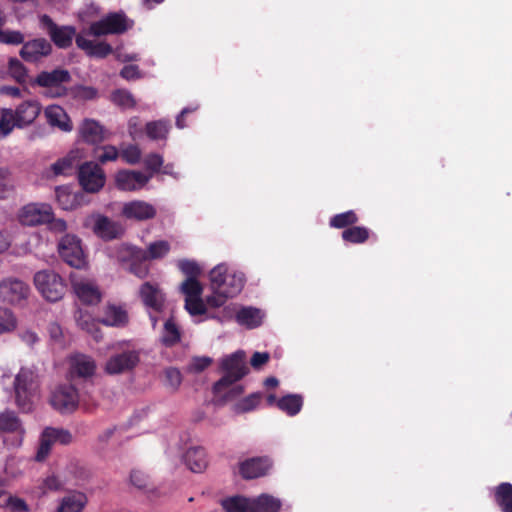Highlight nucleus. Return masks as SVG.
<instances>
[{"mask_svg": "<svg viewBox=\"0 0 512 512\" xmlns=\"http://www.w3.org/2000/svg\"><path fill=\"white\" fill-rule=\"evenodd\" d=\"M121 157L128 164H136L141 159V150L136 145H129L122 150Z\"/></svg>", "mask_w": 512, "mask_h": 512, "instance_id": "52", "label": "nucleus"}, {"mask_svg": "<svg viewBox=\"0 0 512 512\" xmlns=\"http://www.w3.org/2000/svg\"><path fill=\"white\" fill-rule=\"evenodd\" d=\"M87 32H82L76 36V44L79 48L86 51L91 56L103 58L112 52V47L106 42H95L87 39Z\"/></svg>", "mask_w": 512, "mask_h": 512, "instance_id": "28", "label": "nucleus"}, {"mask_svg": "<svg viewBox=\"0 0 512 512\" xmlns=\"http://www.w3.org/2000/svg\"><path fill=\"white\" fill-rule=\"evenodd\" d=\"M13 394L16 406L22 412H31L38 395V375L31 367L23 366L13 380Z\"/></svg>", "mask_w": 512, "mask_h": 512, "instance_id": "3", "label": "nucleus"}, {"mask_svg": "<svg viewBox=\"0 0 512 512\" xmlns=\"http://www.w3.org/2000/svg\"><path fill=\"white\" fill-rule=\"evenodd\" d=\"M181 291L185 295V309L192 315H202L206 312L207 302L203 301V287L197 279L187 278L181 284Z\"/></svg>", "mask_w": 512, "mask_h": 512, "instance_id": "12", "label": "nucleus"}, {"mask_svg": "<svg viewBox=\"0 0 512 512\" xmlns=\"http://www.w3.org/2000/svg\"><path fill=\"white\" fill-rule=\"evenodd\" d=\"M50 403L61 413L72 412L79 403L78 391L72 385H60L52 392Z\"/></svg>", "mask_w": 512, "mask_h": 512, "instance_id": "15", "label": "nucleus"}, {"mask_svg": "<svg viewBox=\"0 0 512 512\" xmlns=\"http://www.w3.org/2000/svg\"><path fill=\"white\" fill-rule=\"evenodd\" d=\"M265 318V313L255 307H241L235 311V319L237 323L248 329L260 326Z\"/></svg>", "mask_w": 512, "mask_h": 512, "instance_id": "27", "label": "nucleus"}, {"mask_svg": "<svg viewBox=\"0 0 512 512\" xmlns=\"http://www.w3.org/2000/svg\"><path fill=\"white\" fill-rule=\"evenodd\" d=\"M76 97L82 100H92L97 97V91L92 87H79L76 91Z\"/></svg>", "mask_w": 512, "mask_h": 512, "instance_id": "63", "label": "nucleus"}, {"mask_svg": "<svg viewBox=\"0 0 512 512\" xmlns=\"http://www.w3.org/2000/svg\"><path fill=\"white\" fill-rule=\"evenodd\" d=\"M24 41V36L19 31L1 30L0 42L5 44H20Z\"/></svg>", "mask_w": 512, "mask_h": 512, "instance_id": "53", "label": "nucleus"}, {"mask_svg": "<svg viewBox=\"0 0 512 512\" xmlns=\"http://www.w3.org/2000/svg\"><path fill=\"white\" fill-rule=\"evenodd\" d=\"M185 462L191 471L200 473L207 467L206 453L202 448H189L185 454Z\"/></svg>", "mask_w": 512, "mask_h": 512, "instance_id": "33", "label": "nucleus"}, {"mask_svg": "<svg viewBox=\"0 0 512 512\" xmlns=\"http://www.w3.org/2000/svg\"><path fill=\"white\" fill-rule=\"evenodd\" d=\"M302 404V397L297 394L286 395L277 401L278 408L290 416L298 414Z\"/></svg>", "mask_w": 512, "mask_h": 512, "instance_id": "39", "label": "nucleus"}, {"mask_svg": "<svg viewBox=\"0 0 512 512\" xmlns=\"http://www.w3.org/2000/svg\"><path fill=\"white\" fill-rule=\"evenodd\" d=\"M70 81V74L67 70L56 69L51 72H41L35 83L45 88L44 94L48 97H61L67 92L65 83Z\"/></svg>", "mask_w": 512, "mask_h": 512, "instance_id": "10", "label": "nucleus"}, {"mask_svg": "<svg viewBox=\"0 0 512 512\" xmlns=\"http://www.w3.org/2000/svg\"><path fill=\"white\" fill-rule=\"evenodd\" d=\"M163 164V158L160 154H150L145 159V165L148 169L158 171Z\"/></svg>", "mask_w": 512, "mask_h": 512, "instance_id": "60", "label": "nucleus"}, {"mask_svg": "<svg viewBox=\"0 0 512 512\" xmlns=\"http://www.w3.org/2000/svg\"><path fill=\"white\" fill-rule=\"evenodd\" d=\"M143 130L141 121L138 117H132L128 121V133L133 140H137L143 136Z\"/></svg>", "mask_w": 512, "mask_h": 512, "instance_id": "56", "label": "nucleus"}, {"mask_svg": "<svg viewBox=\"0 0 512 512\" xmlns=\"http://www.w3.org/2000/svg\"><path fill=\"white\" fill-rule=\"evenodd\" d=\"M151 177V174L146 175L140 171L121 170L115 176V183L120 190L135 191L143 188Z\"/></svg>", "mask_w": 512, "mask_h": 512, "instance_id": "17", "label": "nucleus"}, {"mask_svg": "<svg viewBox=\"0 0 512 512\" xmlns=\"http://www.w3.org/2000/svg\"><path fill=\"white\" fill-rule=\"evenodd\" d=\"M71 283L76 296L83 303L93 305L100 302L102 295L93 281L71 276Z\"/></svg>", "mask_w": 512, "mask_h": 512, "instance_id": "18", "label": "nucleus"}, {"mask_svg": "<svg viewBox=\"0 0 512 512\" xmlns=\"http://www.w3.org/2000/svg\"><path fill=\"white\" fill-rule=\"evenodd\" d=\"M100 321L106 326L120 327L128 322V314L122 306L108 304L103 310Z\"/></svg>", "mask_w": 512, "mask_h": 512, "instance_id": "29", "label": "nucleus"}, {"mask_svg": "<svg viewBox=\"0 0 512 512\" xmlns=\"http://www.w3.org/2000/svg\"><path fill=\"white\" fill-rule=\"evenodd\" d=\"M213 294L206 298L207 305L221 307L228 298L237 296L243 289L245 276L225 263L218 264L209 273Z\"/></svg>", "mask_w": 512, "mask_h": 512, "instance_id": "1", "label": "nucleus"}, {"mask_svg": "<svg viewBox=\"0 0 512 512\" xmlns=\"http://www.w3.org/2000/svg\"><path fill=\"white\" fill-rule=\"evenodd\" d=\"M358 221L356 214L353 211H347L341 214L335 215L330 220V225L335 228H344L348 225H352Z\"/></svg>", "mask_w": 512, "mask_h": 512, "instance_id": "47", "label": "nucleus"}, {"mask_svg": "<svg viewBox=\"0 0 512 512\" xmlns=\"http://www.w3.org/2000/svg\"><path fill=\"white\" fill-rule=\"evenodd\" d=\"M139 353L135 350H126L110 356L104 364V371L108 375H119L130 372L139 363Z\"/></svg>", "mask_w": 512, "mask_h": 512, "instance_id": "13", "label": "nucleus"}, {"mask_svg": "<svg viewBox=\"0 0 512 512\" xmlns=\"http://www.w3.org/2000/svg\"><path fill=\"white\" fill-rule=\"evenodd\" d=\"M78 178L80 185L89 193L100 191L106 179L103 170L93 162H86L80 166Z\"/></svg>", "mask_w": 512, "mask_h": 512, "instance_id": "14", "label": "nucleus"}, {"mask_svg": "<svg viewBox=\"0 0 512 512\" xmlns=\"http://www.w3.org/2000/svg\"><path fill=\"white\" fill-rule=\"evenodd\" d=\"M47 122L61 131L70 132L73 129L72 122L65 110L58 105H49L45 108Z\"/></svg>", "mask_w": 512, "mask_h": 512, "instance_id": "26", "label": "nucleus"}, {"mask_svg": "<svg viewBox=\"0 0 512 512\" xmlns=\"http://www.w3.org/2000/svg\"><path fill=\"white\" fill-rule=\"evenodd\" d=\"M270 358L267 352H255L251 358V365L255 369L261 368Z\"/></svg>", "mask_w": 512, "mask_h": 512, "instance_id": "62", "label": "nucleus"}, {"mask_svg": "<svg viewBox=\"0 0 512 512\" xmlns=\"http://www.w3.org/2000/svg\"><path fill=\"white\" fill-rule=\"evenodd\" d=\"M270 468V462L266 458H253L240 465V473L246 479H253L264 475Z\"/></svg>", "mask_w": 512, "mask_h": 512, "instance_id": "31", "label": "nucleus"}, {"mask_svg": "<svg viewBox=\"0 0 512 512\" xmlns=\"http://www.w3.org/2000/svg\"><path fill=\"white\" fill-rule=\"evenodd\" d=\"M40 112L41 104L33 99L23 101L14 110L0 109V134L6 137L15 127L25 128L32 125Z\"/></svg>", "mask_w": 512, "mask_h": 512, "instance_id": "2", "label": "nucleus"}, {"mask_svg": "<svg viewBox=\"0 0 512 512\" xmlns=\"http://www.w3.org/2000/svg\"><path fill=\"white\" fill-rule=\"evenodd\" d=\"M96 362L85 354H75L69 358V375L71 377L88 378L96 371Z\"/></svg>", "mask_w": 512, "mask_h": 512, "instance_id": "21", "label": "nucleus"}, {"mask_svg": "<svg viewBox=\"0 0 512 512\" xmlns=\"http://www.w3.org/2000/svg\"><path fill=\"white\" fill-rule=\"evenodd\" d=\"M139 295L146 307L155 311H161L165 298L157 284L145 282L140 287Z\"/></svg>", "mask_w": 512, "mask_h": 512, "instance_id": "23", "label": "nucleus"}, {"mask_svg": "<svg viewBox=\"0 0 512 512\" xmlns=\"http://www.w3.org/2000/svg\"><path fill=\"white\" fill-rule=\"evenodd\" d=\"M34 283L41 295L51 302L60 300L65 293L66 286L62 278L54 271L37 272L34 276Z\"/></svg>", "mask_w": 512, "mask_h": 512, "instance_id": "9", "label": "nucleus"}, {"mask_svg": "<svg viewBox=\"0 0 512 512\" xmlns=\"http://www.w3.org/2000/svg\"><path fill=\"white\" fill-rule=\"evenodd\" d=\"M163 381L168 389L175 392L182 383V375L178 369L170 367L164 370Z\"/></svg>", "mask_w": 512, "mask_h": 512, "instance_id": "46", "label": "nucleus"}, {"mask_svg": "<svg viewBox=\"0 0 512 512\" xmlns=\"http://www.w3.org/2000/svg\"><path fill=\"white\" fill-rule=\"evenodd\" d=\"M17 317L6 307H0V335L13 332L17 328Z\"/></svg>", "mask_w": 512, "mask_h": 512, "instance_id": "41", "label": "nucleus"}, {"mask_svg": "<svg viewBox=\"0 0 512 512\" xmlns=\"http://www.w3.org/2000/svg\"><path fill=\"white\" fill-rule=\"evenodd\" d=\"M280 507V500L268 494L251 499V512H278Z\"/></svg>", "mask_w": 512, "mask_h": 512, "instance_id": "34", "label": "nucleus"}, {"mask_svg": "<svg viewBox=\"0 0 512 512\" xmlns=\"http://www.w3.org/2000/svg\"><path fill=\"white\" fill-rule=\"evenodd\" d=\"M122 215L127 219L145 221L155 217L156 209L148 202L134 200L124 203L122 207Z\"/></svg>", "mask_w": 512, "mask_h": 512, "instance_id": "19", "label": "nucleus"}, {"mask_svg": "<svg viewBox=\"0 0 512 512\" xmlns=\"http://www.w3.org/2000/svg\"><path fill=\"white\" fill-rule=\"evenodd\" d=\"M88 503L86 494L73 491L65 495L57 508V512H82Z\"/></svg>", "mask_w": 512, "mask_h": 512, "instance_id": "30", "label": "nucleus"}, {"mask_svg": "<svg viewBox=\"0 0 512 512\" xmlns=\"http://www.w3.org/2000/svg\"><path fill=\"white\" fill-rule=\"evenodd\" d=\"M178 267L185 275H187V278L197 279V276L201 273L200 267L194 261L181 260L178 263Z\"/></svg>", "mask_w": 512, "mask_h": 512, "instance_id": "51", "label": "nucleus"}, {"mask_svg": "<svg viewBox=\"0 0 512 512\" xmlns=\"http://www.w3.org/2000/svg\"><path fill=\"white\" fill-rule=\"evenodd\" d=\"M8 70L11 76L18 82L25 81L26 69L17 58H11L9 60Z\"/></svg>", "mask_w": 512, "mask_h": 512, "instance_id": "50", "label": "nucleus"}, {"mask_svg": "<svg viewBox=\"0 0 512 512\" xmlns=\"http://www.w3.org/2000/svg\"><path fill=\"white\" fill-rule=\"evenodd\" d=\"M120 75L126 80H135L141 78V73L137 65H127L125 66Z\"/></svg>", "mask_w": 512, "mask_h": 512, "instance_id": "61", "label": "nucleus"}, {"mask_svg": "<svg viewBox=\"0 0 512 512\" xmlns=\"http://www.w3.org/2000/svg\"><path fill=\"white\" fill-rule=\"evenodd\" d=\"M169 250V243L163 240L151 243L147 250H143L128 244H122L118 247L117 257L121 261H148L164 257L169 252Z\"/></svg>", "mask_w": 512, "mask_h": 512, "instance_id": "6", "label": "nucleus"}, {"mask_svg": "<svg viewBox=\"0 0 512 512\" xmlns=\"http://www.w3.org/2000/svg\"><path fill=\"white\" fill-rule=\"evenodd\" d=\"M369 237V231L365 227L354 226L343 231L342 238L351 243H363Z\"/></svg>", "mask_w": 512, "mask_h": 512, "instance_id": "43", "label": "nucleus"}, {"mask_svg": "<svg viewBox=\"0 0 512 512\" xmlns=\"http://www.w3.org/2000/svg\"><path fill=\"white\" fill-rule=\"evenodd\" d=\"M51 44L43 38L26 42L21 50L20 56L27 62H37L51 53Z\"/></svg>", "mask_w": 512, "mask_h": 512, "instance_id": "20", "label": "nucleus"}, {"mask_svg": "<svg viewBox=\"0 0 512 512\" xmlns=\"http://www.w3.org/2000/svg\"><path fill=\"white\" fill-rule=\"evenodd\" d=\"M52 444L49 441H46L45 437L41 435L40 445L38 447L35 459L37 461H43L49 455L51 451Z\"/></svg>", "mask_w": 512, "mask_h": 512, "instance_id": "58", "label": "nucleus"}, {"mask_svg": "<svg viewBox=\"0 0 512 512\" xmlns=\"http://www.w3.org/2000/svg\"><path fill=\"white\" fill-rule=\"evenodd\" d=\"M29 286L23 281L7 278L0 281V300L2 302L18 305L27 299Z\"/></svg>", "mask_w": 512, "mask_h": 512, "instance_id": "16", "label": "nucleus"}, {"mask_svg": "<svg viewBox=\"0 0 512 512\" xmlns=\"http://www.w3.org/2000/svg\"><path fill=\"white\" fill-rule=\"evenodd\" d=\"M244 389L243 386L240 384L233 383L232 385L228 386L224 391L221 393H215L218 397L223 399L224 401H229L234 399L235 397L241 395L243 393Z\"/></svg>", "mask_w": 512, "mask_h": 512, "instance_id": "55", "label": "nucleus"}, {"mask_svg": "<svg viewBox=\"0 0 512 512\" xmlns=\"http://www.w3.org/2000/svg\"><path fill=\"white\" fill-rule=\"evenodd\" d=\"M83 153L79 149L71 150L65 157L57 160L50 167L54 176L68 175L72 172L74 165L82 158Z\"/></svg>", "mask_w": 512, "mask_h": 512, "instance_id": "32", "label": "nucleus"}, {"mask_svg": "<svg viewBox=\"0 0 512 512\" xmlns=\"http://www.w3.org/2000/svg\"><path fill=\"white\" fill-rule=\"evenodd\" d=\"M180 340V331L174 321L169 319L165 322L162 341L165 345L171 346Z\"/></svg>", "mask_w": 512, "mask_h": 512, "instance_id": "45", "label": "nucleus"}, {"mask_svg": "<svg viewBox=\"0 0 512 512\" xmlns=\"http://www.w3.org/2000/svg\"><path fill=\"white\" fill-rule=\"evenodd\" d=\"M495 501L502 512H512V485L504 482L495 490Z\"/></svg>", "mask_w": 512, "mask_h": 512, "instance_id": "36", "label": "nucleus"}, {"mask_svg": "<svg viewBox=\"0 0 512 512\" xmlns=\"http://www.w3.org/2000/svg\"><path fill=\"white\" fill-rule=\"evenodd\" d=\"M112 102L121 107L122 109H132L136 105V100L134 99L133 95L123 89L116 90L111 95Z\"/></svg>", "mask_w": 512, "mask_h": 512, "instance_id": "42", "label": "nucleus"}, {"mask_svg": "<svg viewBox=\"0 0 512 512\" xmlns=\"http://www.w3.org/2000/svg\"><path fill=\"white\" fill-rule=\"evenodd\" d=\"M61 480L56 477L55 475H50L43 481V490L44 492L47 491H56L59 490L62 487Z\"/></svg>", "mask_w": 512, "mask_h": 512, "instance_id": "59", "label": "nucleus"}, {"mask_svg": "<svg viewBox=\"0 0 512 512\" xmlns=\"http://www.w3.org/2000/svg\"><path fill=\"white\" fill-rule=\"evenodd\" d=\"M225 512H251V499L242 496H233L221 500Z\"/></svg>", "mask_w": 512, "mask_h": 512, "instance_id": "38", "label": "nucleus"}, {"mask_svg": "<svg viewBox=\"0 0 512 512\" xmlns=\"http://www.w3.org/2000/svg\"><path fill=\"white\" fill-rule=\"evenodd\" d=\"M75 33V29L70 26H56L52 31H49L51 39L60 48L68 47L72 43Z\"/></svg>", "mask_w": 512, "mask_h": 512, "instance_id": "37", "label": "nucleus"}, {"mask_svg": "<svg viewBox=\"0 0 512 512\" xmlns=\"http://www.w3.org/2000/svg\"><path fill=\"white\" fill-rule=\"evenodd\" d=\"M261 398L262 396L260 393H253L238 401L234 405V411L237 413L249 412L259 405Z\"/></svg>", "mask_w": 512, "mask_h": 512, "instance_id": "44", "label": "nucleus"}, {"mask_svg": "<svg viewBox=\"0 0 512 512\" xmlns=\"http://www.w3.org/2000/svg\"><path fill=\"white\" fill-rule=\"evenodd\" d=\"M83 227L91 230L98 238L104 241L117 239L124 234V227L121 223L97 212L91 213L84 218Z\"/></svg>", "mask_w": 512, "mask_h": 512, "instance_id": "5", "label": "nucleus"}, {"mask_svg": "<svg viewBox=\"0 0 512 512\" xmlns=\"http://www.w3.org/2000/svg\"><path fill=\"white\" fill-rule=\"evenodd\" d=\"M0 431L7 433H15V440L13 446H20L25 433L19 418L14 412L5 411L0 414Z\"/></svg>", "mask_w": 512, "mask_h": 512, "instance_id": "25", "label": "nucleus"}, {"mask_svg": "<svg viewBox=\"0 0 512 512\" xmlns=\"http://www.w3.org/2000/svg\"><path fill=\"white\" fill-rule=\"evenodd\" d=\"M171 125L166 120H155L147 122L145 125V133L150 140L160 141L166 140Z\"/></svg>", "mask_w": 512, "mask_h": 512, "instance_id": "35", "label": "nucleus"}, {"mask_svg": "<svg viewBox=\"0 0 512 512\" xmlns=\"http://www.w3.org/2000/svg\"><path fill=\"white\" fill-rule=\"evenodd\" d=\"M119 156L118 149L112 145H105L95 150V157L101 163L115 161Z\"/></svg>", "mask_w": 512, "mask_h": 512, "instance_id": "48", "label": "nucleus"}, {"mask_svg": "<svg viewBox=\"0 0 512 512\" xmlns=\"http://www.w3.org/2000/svg\"><path fill=\"white\" fill-rule=\"evenodd\" d=\"M53 209L47 203H29L17 213L18 221L25 226H37L50 222L53 218Z\"/></svg>", "mask_w": 512, "mask_h": 512, "instance_id": "11", "label": "nucleus"}, {"mask_svg": "<svg viewBox=\"0 0 512 512\" xmlns=\"http://www.w3.org/2000/svg\"><path fill=\"white\" fill-rule=\"evenodd\" d=\"M56 199L59 206L64 210H74L88 203L84 193H74L68 187L56 188Z\"/></svg>", "mask_w": 512, "mask_h": 512, "instance_id": "24", "label": "nucleus"}, {"mask_svg": "<svg viewBox=\"0 0 512 512\" xmlns=\"http://www.w3.org/2000/svg\"><path fill=\"white\" fill-rule=\"evenodd\" d=\"M42 436L52 445L55 443L66 445L72 441L71 433L63 428L48 427L42 432Z\"/></svg>", "mask_w": 512, "mask_h": 512, "instance_id": "40", "label": "nucleus"}, {"mask_svg": "<svg viewBox=\"0 0 512 512\" xmlns=\"http://www.w3.org/2000/svg\"><path fill=\"white\" fill-rule=\"evenodd\" d=\"M245 358V352L239 350L221 360V367L225 371V375L214 384V393H221L247 374Z\"/></svg>", "mask_w": 512, "mask_h": 512, "instance_id": "4", "label": "nucleus"}, {"mask_svg": "<svg viewBox=\"0 0 512 512\" xmlns=\"http://www.w3.org/2000/svg\"><path fill=\"white\" fill-rule=\"evenodd\" d=\"M212 363V359L210 357H194L191 359L187 370L193 373H199L206 369Z\"/></svg>", "mask_w": 512, "mask_h": 512, "instance_id": "54", "label": "nucleus"}, {"mask_svg": "<svg viewBox=\"0 0 512 512\" xmlns=\"http://www.w3.org/2000/svg\"><path fill=\"white\" fill-rule=\"evenodd\" d=\"M76 320H77L79 327L81 329L87 331L91 335H93V337L96 340L101 338V336L99 334V330L96 328V324H95L94 320H92L89 315H83L80 313V315L76 318Z\"/></svg>", "mask_w": 512, "mask_h": 512, "instance_id": "49", "label": "nucleus"}, {"mask_svg": "<svg viewBox=\"0 0 512 512\" xmlns=\"http://www.w3.org/2000/svg\"><path fill=\"white\" fill-rule=\"evenodd\" d=\"M48 332L51 339L55 342H60L63 336L62 328L57 323H51L48 327Z\"/></svg>", "mask_w": 512, "mask_h": 512, "instance_id": "64", "label": "nucleus"}, {"mask_svg": "<svg viewBox=\"0 0 512 512\" xmlns=\"http://www.w3.org/2000/svg\"><path fill=\"white\" fill-rule=\"evenodd\" d=\"M6 507L9 508L11 512H30L27 503L23 499L12 497L11 495Z\"/></svg>", "mask_w": 512, "mask_h": 512, "instance_id": "57", "label": "nucleus"}, {"mask_svg": "<svg viewBox=\"0 0 512 512\" xmlns=\"http://www.w3.org/2000/svg\"><path fill=\"white\" fill-rule=\"evenodd\" d=\"M133 22L122 12L106 15L99 21L93 22L87 30V34L100 37L108 34H122L131 28Z\"/></svg>", "mask_w": 512, "mask_h": 512, "instance_id": "8", "label": "nucleus"}, {"mask_svg": "<svg viewBox=\"0 0 512 512\" xmlns=\"http://www.w3.org/2000/svg\"><path fill=\"white\" fill-rule=\"evenodd\" d=\"M78 135L89 144H99L106 139L104 127L94 119H84L79 125Z\"/></svg>", "mask_w": 512, "mask_h": 512, "instance_id": "22", "label": "nucleus"}, {"mask_svg": "<svg viewBox=\"0 0 512 512\" xmlns=\"http://www.w3.org/2000/svg\"><path fill=\"white\" fill-rule=\"evenodd\" d=\"M60 257L71 267L82 269L87 266V258L82 241L74 234H65L58 242Z\"/></svg>", "mask_w": 512, "mask_h": 512, "instance_id": "7", "label": "nucleus"}]
</instances>
